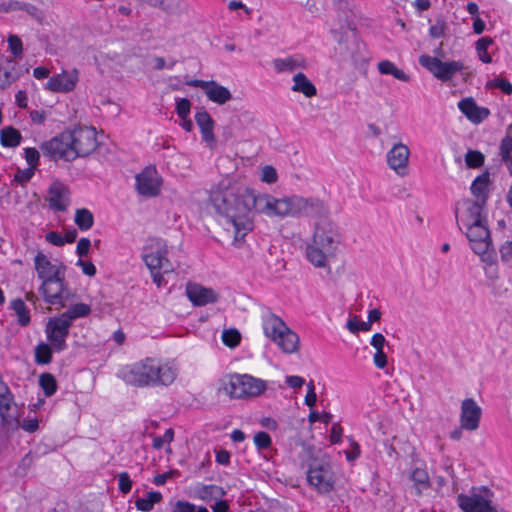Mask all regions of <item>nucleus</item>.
Instances as JSON below:
<instances>
[{"label": "nucleus", "mask_w": 512, "mask_h": 512, "mask_svg": "<svg viewBox=\"0 0 512 512\" xmlns=\"http://www.w3.org/2000/svg\"><path fill=\"white\" fill-rule=\"evenodd\" d=\"M210 202L221 217V223L233 233L234 241H242L254 228L253 212L269 218L284 219L317 216L326 211L318 198L290 195L277 198L269 193H256L249 188L220 184L212 189Z\"/></svg>", "instance_id": "1"}, {"label": "nucleus", "mask_w": 512, "mask_h": 512, "mask_svg": "<svg viewBox=\"0 0 512 512\" xmlns=\"http://www.w3.org/2000/svg\"><path fill=\"white\" fill-rule=\"evenodd\" d=\"M455 218L472 251L483 262L490 263L493 258V244L482 205L470 199H462L456 204Z\"/></svg>", "instance_id": "2"}, {"label": "nucleus", "mask_w": 512, "mask_h": 512, "mask_svg": "<svg viewBox=\"0 0 512 512\" xmlns=\"http://www.w3.org/2000/svg\"><path fill=\"white\" fill-rule=\"evenodd\" d=\"M178 372V365L173 359L146 357L122 366L117 376L134 387H157L171 385Z\"/></svg>", "instance_id": "3"}, {"label": "nucleus", "mask_w": 512, "mask_h": 512, "mask_svg": "<svg viewBox=\"0 0 512 512\" xmlns=\"http://www.w3.org/2000/svg\"><path fill=\"white\" fill-rule=\"evenodd\" d=\"M261 324L265 337L270 339L285 354H295L300 349V337L286 322L269 309L261 313Z\"/></svg>", "instance_id": "4"}, {"label": "nucleus", "mask_w": 512, "mask_h": 512, "mask_svg": "<svg viewBox=\"0 0 512 512\" xmlns=\"http://www.w3.org/2000/svg\"><path fill=\"white\" fill-rule=\"evenodd\" d=\"M338 245L337 232L333 224L325 222L317 225L312 242L306 247L308 261L318 268L328 265L334 257Z\"/></svg>", "instance_id": "5"}, {"label": "nucleus", "mask_w": 512, "mask_h": 512, "mask_svg": "<svg viewBox=\"0 0 512 512\" xmlns=\"http://www.w3.org/2000/svg\"><path fill=\"white\" fill-rule=\"evenodd\" d=\"M167 244L162 239H151L143 249V260L150 270L153 282L161 287L163 274L173 271V265L167 258Z\"/></svg>", "instance_id": "6"}, {"label": "nucleus", "mask_w": 512, "mask_h": 512, "mask_svg": "<svg viewBox=\"0 0 512 512\" xmlns=\"http://www.w3.org/2000/svg\"><path fill=\"white\" fill-rule=\"evenodd\" d=\"M223 391L232 398H246L260 395L265 391V382L248 374L228 376L222 384Z\"/></svg>", "instance_id": "7"}, {"label": "nucleus", "mask_w": 512, "mask_h": 512, "mask_svg": "<svg viewBox=\"0 0 512 512\" xmlns=\"http://www.w3.org/2000/svg\"><path fill=\"white\" fill-rule=\"evenodd\" d=\"M307 483L320 494L330 493L335 486L336 476L331 464L324 460H314L306 471Z\"/></svg>", "instance_id": "8"}, {"label": "nucleus", "mask_w": 512, "mask_h": 512, "mask_svg": "<svg viewBox=\"0 0 512 512\" xmlns=\"http://www.w3.org/2000/svg\"><path fill=\"white\" fill-rule=\"evenodd\" d=\"M494 493L486 486L473 487L467 494L457 496L462 512H490Z\"/></svg>", "instance_id": "9"}, {"label": "nucleus", "mask_w": 512, "mask_h": 512, "mask_svg": "<svg viewBox=\"0 0 512 512\" xmlns=\"http://www.w3.org/2000/svg\"><path fill=\"white\" fill-rule=\"evenodd\" d=\"M419 63L442 82L451 81L456 74L462 72L465 68L464 63L460 60L442 61L430 55H421Z\"/></svg>", "instance_id": "10"}, {"label": "nucleus", "mask_w": 512, "mask_h": 512, "mask_svg": "<svg viewBox=\"0 0 512 512\" xmlns=\"http://www.w3.org/2000/svg\"><path fill=\"white\" fill-rule=\"evenodd\" d=\"M71 141L67 133H62L44 142L41 146V150L45 156L53 160L63 159L65 161H71L77 157V153L74 151Z\"/></svg>", "instance_id": "11"}, {"label": "nucleus", "mask_w": 512, "mask_h": 512, "mask_svg": "<svg viewBox=\"0 0 512 512\" xmlns=\"http://www.w3.org/2000/svg\"><path fill=\"white\" fill-rule=\"evenodd\" d=\"M162 178L154 166L145 167L135 176L137 192L144 197H155L161 191Z\"/></svg>", "instance_id": "12"}, {"label": "nucleus", "mask_w": 512, "mask_h": 512, "mask_svg": "<svg viewBox=\"0 0 512 512\" xmlns=\"http://www.w3.org/2000/svg\"><path fill=\"white\" fill-rule=\"evenodd\" d=\"M71 323L62 315L51 318L46 325V335L55 351H63L66 349V339L69 335Z\"/></svg>", "instance_id": "13"}, {"label": "nucleus", "mask_w": 512, "mask_h": 512, "mask_svg": "<svg viewBox=\"0 0 512 512\" xmlns=\"http://www.w3.org/2000/svg\"><path fill=\"white\" fill-rule=\"evenodd\" d=\"M77 157L89 155L96 149V129L81 127L67 133Z\"/></svg>", "instance_id": "14"}, {"label": "nucleus", "mask_w": 512, "mask_h": 512, "mask_svg": "<svg viewBox=\"0 0 512 512\" xmlns=\"http://www.w3.org/2000/svg\"><path fill=\"white\" fill-rule=\"evenodd\" d=\"M409 158L410 149L402 142L393 144L386 154L388 167L400 177L406 176L409 172Z\"/></svg>", "instance_id": "15"}, {"label": "nucleus", "mask_w": 512, "mask_h": 512, "mask_svg": "<svg viewBox=\"0 0 512 512\" xmlns=\"http://www.w3.org/2000/svg\"><path fill=\"white\" fill-rule=\"evenodd\" d=\"M44 300L51 305L66 306L65 301L68 299V293L64 290L63 278L61 275L46 279L40 287Z\"/></svg>", "instance_id": "16"}, {"label": "nucleus", "mask_w": 512, "mask_h": 512, "mask_svg": "<svg viewBox=\"0 0 512 512\" xmlns=\"http://www.w3.org/2000/svg\"><path fill=\"white\" fill-rule=\"evenodd\" d=\"M482 408L473 398H466L461 403L460 426L466 431H475L480 426Z\"/></svg>", "instance_id": "17"}, {"label": "nucleus", "mask_w": 512, "mask_h": 512, "mask_svg": "<svg viewBox=\"0 0 512 512\" xmlns=\"http://www.w3.org/2000/svg\"><path fill=\"white\" fill-rule=\"evenodd\" d=\"M186 294L188 299L195 306H204L215 303L219 297L218 293L214 289L204 287L196 283H189L187 285Z\"/></svg>", "instance_id": "18"}, {"label": "nucleus", "mask_w": 512, "mask_h": 512, "mask_svg": "<svg viewBox=\"0 0 512 512\" xmlns=\"http://www.w3.org/2000/svg\"><path fill=\"white\" fill-rule=\"evenodd\" d=\"M272 67L278 74L292 73L296 70L308 68V61L302 54H292L272 60Z\"/></svg>", "instance_id": "19"}, {"label": "nucleus", "mask_w": 512, "mask_h": 512, "mask_svg": "<svg viewBox=\"0 0 512 512\" xmlns=\"http://www.w3.org/2000/svg\"><path fill=\"white\" fill-rule=\"evenodd\" d=\"M195 121L200 129L202 140L210 149H214L216 146V138L214 135L215 123L210 114L206 110L201 109L196 112Z\"/></svg>", "instance_id": "20"}, {"label": "nucleus", "mask_w": 512, "mask_h": 512, "mask_svg": "<svg viewBox=\"0 0 512 512\" xmlns=\"http://www.w3.org/2000/svg\"><path fill=\"white\" fill-rule=\"evenodd\" d=\"M458 109L465 117L474 124H480L490 114L488 108L478 106L471 97L464 98L458 102Z\"/></svg>", "instance_id": "21"}, {"label": "nucleus", "mask_w": 512, "mask_h": 512, "mask_svg": "<svg viewBox=\"0 0 512 512\" xmlns=\"http://www.w3.org/2000/svg\"><path fill=\"white\" fill-rule=\"evenodd\" d=\"M77 82V74L75 71H63L51 77L46 83V88L53 92H70L74 89Z\"/></svg>", "instance_id": "22"}, {"label": "nucleus", "mask_w": 512, "mask_h": 512, "mask_svg": "<svg viewBox=\"0 0 512 512\" xmlns=\"http://www.w3.org/2000/svg\"><path fill=\"white\" fill-rule=\"evenodd\" d=\"M69 205V190L60 182H55L49 188V206L57 211H66Z\"/></svg>", "instance_id": "23"}, {"label": "nucleus", "mask_w": 512, "mask_h": 512, "mask_svg": "<svg viewBox=\"0 0 512 512\" xmlns=\"http://www.w3.org/2000/svg\"><path fill=\"white\" fill-rule=\"evenodd\" d=\"M19 77L17 63L14 59L7 58L4 66L0 64V90L7 89Z\"/></svg>", "instance_id": "24"}, {"label": "nucleus", "mask_w": 512, "mask_h": 512, "mask_svg": "<svg viewBox=\"0 0 512 512\" xmlns=\"http://www.w3.org/2000/svg\"><path fill=\"white\" fill-rule=\"evenodd\" d=\"M13 403V395L7 384L0 380V417L3 424H10L12 416L9 414Z\"/></svg>", "instance_id": "25"}, {"label": "nucleus", "mask_w": 512, "mask_h": 512, "mask_svg": "<svg viewBox=\"0 0 512 512\" xmlns=\"http://www.w3.org/2000/svg\"><path fill=\"white\" fill-rule=\"evenodd\" d=\"M494 44V39L490 36H483L475 42L476 57L481 63L491 64L494 62L493 53L490 51Z\"/></svg>", "instance_id": "26"}, {"label": "nucleus", "mask_w": 512, "mask_h": 512, "mask_svg": "<svg viewBox=\"0 0 512 512\" xmlns=\"http://www.w3.org/2000/svg\"><path fill=\"white\" fill-rule=\"evenodd\" d=\"M35 268L42 281L61 275L60 268L53 265L43 254L36 256Z\"/></svg>", "instance_id": "27"}, {"label": "nucleus", "mask_w": 512, "mask_h": 512, "mask_svg": "<svg viewBox=\"0 0 512 512\" xmlns=\"http://www.w3.org/2000/svg\"><path fill=\"white\" fill-rule=\"evenodd\" d=\"M205 95L211 102L219 105L225 104L232 98V94L229 89L215 81H210L205 91Z\"/></svg>", "instance_id": "28"}, {"label": "nucleus", "mask_w": 512, "mask_h": 512, "mask_svg": "<svg viewBox=\"0 0 512 512\" xmlns=\"http://www.w3.org/2000/svg\"><path fill=\"white\" fill-rule=\"evenodd\" d=\"M293 85L291 90L293 92L302 93L305 97H313L317 94V89L315 85L308 79V77L302 73L298 72L293 76Z\"/></svg>", "instance_id": "29"}, {"label": "nucleus", "mask_w": 512, "mask_h": 512, "mask_svg": "<svg viewBox=\"0 0 512 512\" xmlns=\"http://www.w3.org/2000/svg\"><path fill=\"white\" fill-rule=\"evenodd\" d=\"M162 494L159 491H149L135 501V507L141 512H150L154 506L162 501Z\"/></svg>", "instance_id": "30"}, {"label": "nucleus", "mask_w": 512, "mask_h": 512, "mask_svg": "<svg viewBox=\"0 0 512 512\" xmlns=\"http://www.w3.org/2000/svg\"><path fill=\"white\" fill-rule=\"evenodd\" d=\"M22 135L19 130L7 126L0 131V143L4 147H16L20 144Z\"/></svg>", "instance_id": "31"}, {"label": "nucleus", "mask_w": 512, "mask_h": 512, "mask_svg": "<svg viewBox=\"0 0 512 512\" xmlns=\"http://www.w3.org/2000/svg\"><path fill=\"white\" fill-rule=\"evenodd\" d=\"M378 70L383 75H392L397 80L408 82L410 80L403 70L399 69L393 62L389 60H383L378 63Z\"/></svg>", "instance_id": "32"}, {"label": "nucleus", "mask_w": 512, "mask_h": 512, "mask_svg": "<svg viewBox=\"0 0 512 512\" xmlns=\"http://www.w3.org/2000/svg\"><path fill=\"white\" fill-rule=\"evenodd\" d=\"M90 312L91 307L88 304L77 303L61 315L72 324L75 319L85 317L90 314Z\"/></svg>", "instance_id": "33"}, {"label": "nucleus", "mask_w": 512, "mask_h": 512, "mask_svg": "<svg viewBox=\"0 0 512 512\" xmlns=\"http://www.w3.org/2000/svg\"><path fill=\"white\" fill-rule=\"evenodd\" d=\"M74 221L80 230L86 231L93 226L94 216L88 209L81 208L76 210Z\"/></svg>", "instance_id": "34"}, {"label": "nucleus", "mask_w": 512, "mask_h": 512, "mask_svg": "<svg viewBox=\"0 0 512 512\" xmlns=\"http://www.w3.org/2000/svg\"><path fill=\"white\" fill-rule=\"evenodd\" d=\"M500 155L509 173H512V137L506 136L500 143Z\"/></svg>", "instance_id": "35"}, {"label": "nucleus", "mask_w": 512, "mask_h": 512, "mask_svg": "<svg viewBox=\"0 0 512 512\" xmlns=\"http://www.w3.org/2000/svg\"><path fill=\"white\" fill-rule=\"evenodd\" d=\"M489 176L488 174H482L475 178L471 184V192L478 199L485 198L488 190Z\"/></svg>", "instance_id": "36"}, {"label": "nucleus", "mask_w": 512, "mask_h": 512, "mask_svg": "<svg viewBox=\"0 0 512 512\" xmlns=\"http://www.w3.org/2000/svg\"><path fill=\"white\" fill-rule=\"evenodd\" d=\"M11 308L18 316V323L21 326H27L30 323L29 310L27 309L25 303L21 299H14L11 302Z\"/></svg>", "instance_id": "37"}, {"label": "nucleus", "mask_w": 512, "mask_h": 512, "mask_svg": "<svg viewBox=\"0 0 512 512\" xmlns=\"http://www.w3.org/2000/svg\"><path fill=\"white\" fill-rule=\"evenodd\" d=\"M39 385L46 397L53 396L57 391V381L51 373H43L39 377Z\"/></svg>", "instance_id": "38"}, {"label": "nucleus", "mask_w": 512, "mask_h": 512, "mask_svg": "<svg viewBox=\"0 0 512 512\" xmlns=\"http://www.w3.org/2000/svg\"><path fill=\"white\" fill-rule=\"evenodd\" d=\"M53 347L41 342L35 348V362L37 364H49L52 361Z\"/></svg>", "instance_id": "39"}, {"label": "nucleus", "mask_w": 512, "mask_h": 512, "mask_svg": "<svg viewBox=\"0 0 512 512\" xmlns=\"http://www.w3.org/2000/svg\"><path fill=\"white\" fill-rule=\"evenodd\" d=\"M485 161V156L478 150H468L465 154V163L468 168H480Z\"/></svg>", "instance_id": "40"}, {"label": "nucleus", "mask_w": 512, "mask_h": 512, "mask_svg": "<svg viewBox=\"0 0 512 512\" xmlns=\"http://www.w3.org/2000/svg\"><path fill=\"white\" fill-rule=\"evenodd\" d=\"M485 87L487 89H499L506 95L512 94V84L509 80L501 78V77H495L489 81H487Z\"/></svg>", "instance_id": "41"}, {"label": "nucleus", "mask_w": 512, "mask_h": 512, "mask_svg": "<svg viewBox=\"0 0 512 512\" xmlns=\"http://www.w3.org/2000/svg\"><path fill=\"white\" fill-rule=\"evenodd\" d=\"M349 449L345 450V456L348 462H354L361 455L360 445L351 437L348 438Z\"/></svg>", "instance_id": "42"}, {"label": "nucleus", "mask_w": 512, "mask_h": 512, "mask_svg": "<svg viewBox=\"0 0 512 512\" xmlns=\"http://www.w3.org/2000/svg\"><path fill=\"white\" fill-rule=\"evenodd\" d=\"M21 10L25 11L29 16L35 19L38 23H42L44 20L43 11L36 5L31 3H23Z\"/></svg>", "instance_id": "43"}, {"label": "nucleus", "mask_w": 512, "mask_h": 512, "mask_svg": "<svg viewBox=\"0 0 512 512\" xmlns=\"http://www.w3.org/2000/svg\"><path fill=\"white\" fill-rule=\"evenodd\" d=\"M241 336L237 330H225L222 333V341L229 347H235L239 344Z\"/></svg>", "instance_id": "44"}, {"label": "nucleus", "mask_w": 512, "mask_h": 512, "mask_svg": "<svg viewBox=\"0 0 512 512\" xmlns=\"http://www.w3.org/2000/svg\"><path fill=\"white\" fill-rule=\"evenodd\" d=\"M8 46L11 51V53L14 55V57H19L23 53V44L21 39L17 35H9L8 39Z\"/></svg>", "instance_id": "45"}, {"label": "nucleus", "mask_w": 512, "mask_h": 512, "mask_svg": "<svg viewBox=\"0 0 512 512\" xmlns=\"http://www.w3.org/2000/svg\"><path fill=\"white\" fill-rule=\"evenodd\" d=\"M176 113L178 117L190 116L191 102L187 98H176Z\"/></svg>", "instance_id": "46"}, {"label": "nucleus", "mask_w": 512, "mask_h": 512, "mask_svg": "<svg viewBox=\"0 0 512 512\" xmlns=\"http://www.w3.org/2000/svg\"><path fill=\"white\" fill-rule=\"evenodd\" d=\"M254 444L259 450L267 449L271 446V437L268 433L260 431L254 435Z\"/></svg>", "instance_id": "47"}, {"label": "nucleus", "mask_w": 512, "mask_h": 512, "mask_svg": "<svg viewBox=\"0 0 512 512\" xmlns=\"http://www.w3.org/2000/svg\"><path fill=\"white\" fill-rule=\"evenodd\" d=\"M174 439V431L172 428H169L165 431V433L160 437H155L153 439V447L155 449H161L165 444H169Z\"/></svg>", "instance_id": "48"}, {"label": "nucleus", "mask_w": 512, "mask_h": 512, "mask_svg": "<svg viewBox=\"0 0 512 512\" xmlns=\"http://www.w3.org/2000/svg\"><path fill=\"white\" fill-rule=\"evenodd\" d=\"M261 181L272 184L277 181L276 169L270 165L264 166L261 171Z\"/></svg>", "instance_id": "49"}, {"label": "nucleus", "mask_w": 512, "mask_h": 512, "mask_svg": "<svg viewBox=\"0 0 512 512\" xmlns=\"http://www.w3.org/2000/svg\"><path fill=\"white\" fill-rule=\"evenodd\" d=\"M119 490L127 494L132 489V480L127 472H122L118 475Z\"/></svg>", "instance_id": "50"}, {"label": "nucleus", "mask_w": 512, "mask_h": 512, "mask_svg": "<svg viewBox=\"0 0 512 512\" xmlns=\"http://www.w3.org/2000/svg\"><path fill=\"white\" fill-rule=\"evenodd\" d=\"M499 253L502 262L509 263L512 261V240L505 241L500 246Z\"/></svg>", "instance_id": "51"}, {"label": "nucleus", "mask_w": 512, "mask_h": 512, "mask_svg": "<svg viewBox=\"0 0 512 512\" xmlns=\"http://www.w3.org/2000/svg\"><path fill=\"white\" fill-rule=\"evenodd\" d=\"M446 23L443 20H438L435 24L431 25L429 28V35L432 38H441L444 36L446 31Z\"/></svg>", "instance_id": "52"}, {"label": "nucleus", "mask_w": 512, "mask_h": 512, "mask_svg": "<svg viewBox=\"0 0 512 512\" xmlns=\"http://www.w3.org/2000/svg\"><path fill=\"white\" fill-rule=\"evenodd\" d=\"M39 152L35 148H26L25 149V159L30 168L36 169V166L39 161Z\"/></svg>", "instance_id": "53"}, {"label": "nucleus", "mask_w": 512, "mask_h": 512, "mask_svg": "<svg viewBox=\"0 0 512 512\" xmlns=\"http://www.w3.org/2000/svg\"><path fill=\"white\" fill-rule=\"evenodd\" d=\"M316 401H317V395L315 392V386H314V383L311 381L307 384V393L305 396V404L311 408L316 404Z\"/></svg>", "instance_id": "54"}, {"label": "nucleus", "mask_w": 512, "mask_h": 512, "mask_svg": "<svg viewBox=\"0 0 512 512\" xmlns=\"http://www.w3.org/2000/svg\"><path fill=\"white\" fill-rule=\"evenodd\" d=\"M332 419V415L329 413H319L316 411H311L308 416V420L310 423H315L317 421H321L325 424H328Z\"/></svg>", "instance_id": "55"}, {"label": "nucleus", "mask_w": 512, "mask_h": 512, "mask_svg": "<svg viewBox=\"0 0 512 512\" xmlns=\"http://www.w3.org/2000/svg\"><path fill=\"white\" fill-rule=\"evenodd\" d=\"M172 512H196V507L188 501L179 500L175 503Z\"/></svg>", "instance_id": "56"}, {"label": "nucleus", "mask_w": 512, "mask_h": 512, "mask_svg": "<svg viewBox=\"0 0 512 512\" xmlns=\"http://www.w3.org/2000/svg\"><path fill=\"white\" fill-rule=\"evenodd\" d=\"M33 462H34V457L33 455L29 452L27 453L20 461L19 465H18V470L23 474L25 475L28 470L31 468V466L33 465Z\"/></svg>", "instance_id": "57"}, {"label": "nucleus", "mask_w": 512, "mask_h": 512, "mask_svg": "<svg viewBox=\"0 0 512 512\" xmlns=\"http://www.w3.org/2000/svg\"><path fill=\"white\" fill-rule=\"evenodd\" d=\"M347 328L350 332L356 333L358 331H369L371 329L369 322H356V321H348Z\"/></svg>", "instance_id": "58"}, {"label": "nucleus", "mask_w": 512, "mask_h": 512, "mask_svg": "<svg viewBox=\"0 0 512 512\" xmlns=\"http://www.w3.org/2000/svg\"><path fill=\"white\" fill-rule=\"evenodd\" d=\"M91 242L88 238H81L77 244L76 252L78 256L84 257L88 254Z\"/></svg>", "instance_id": "59"}, {"label": "nucleus", "mask_w": 512, "mask_h": 512, "mask_svg": "<svg viewBox=\"0 0 512 512\" xmlns=\"http://www.w3.org/2000/svg\"><path fill=\"white\" fill-rule=\"evenodd\" d=\"M370 344L376 351H384L386 339L381 333H375L371 338Z\"/></svg>", "instance_id": "60"}, {"label": "nucleus", "mask_w": 512, "mask_h": 512, "mask_svg": "<svg viewBox=\"0 0 512 512\" xmlns=\"http://www.w3.org/2000/svg\"><path fill=\"white\" fill-rule=\"evenodd\" d=\"M34 170L35 169L28 167L27 169H25L23 171H18L15 174L14 181L19 182V183H24V182L29 181L32 178V176L34 175Z\"/></svg>", "instance_id": "61"}, {"label": "nucleus", "mask_w": 512, "mask_h": 512, "mask_svg": "<svg viewBox=\"0 0 512 512\" xmlns=\"http://www.w3.org/2000/svg\"><path fill=\"white\" fill-rule=\"evenodd\" d=\"M285 382L289 387H291L293 389H297V388H301L304 385L305 380L301 376L289 375L286 377Z\"/></svg>", "instance_id": "62"}, {"label": "nucleus", "mask_w": 512, "mask_h": 512, "mask_svg": "<svg viewBox=\"0 0 512 512\" xmlns=\"http://www.w3.org/2000/svg\"><path fill=\"white\" fill-rule=\"evenodd\" d=\"M341 437H342V427L338 423L333 424L331 427V430H330L331 443H333V444L340 443Z\"/></svg>", "instance_id": "63"}, {"label": "nucleus", "mask_w": 512, "mask_h": 512, "mask_svg": "<svg viewBox=\"0 0 512 512\" xmlns=\"http://www.w3.org/2000/svg\"><path fill=\"white\" fill-rule=\"evenodd\" d=\"M373 363L377 368L383 369L387 365V356L385 352L376 351L373 356Z\"/></svg>", "instance_id": "64"}]
</instances>
